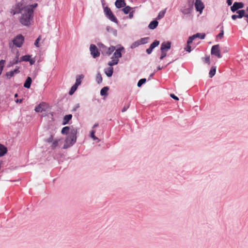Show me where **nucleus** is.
<instances>
[{"label": "nucleus", "instance_id": "cd10ccee", "mask_svg": "<svg viewBox=\"0 0 248 248\" xmlns=\"http://www.w3.org/2000/svg\"><path fill=\"white\" fill-rule=\"evenodd\" d=\"M108 89H108V87H103L101 89V90L100 91L101 95H106L107 93V92H108Z\"/></svg>", "mask_w": 248, "mask_h": 248}, {"label": "nucleus", "instance_id": "338daca9", "mask_svg": "<svg viewBox=\"0 0 248 248\" xmlns=\"http://www.w3.org/2000/svg\"><path fill=\"white\" fill-rule=\"evenodd\" d=\"M182 12L184 14H186L188 13V12H186V11H183Z\"/></svg>", "mask_w": 248, "mask_h": 248}, {"label": "nucleus", "instance_id": "f03ea898", "mask_svg": "<svg viewBox=\"0 0 248 248\" xmlns=\"http://www.w3.org/2000/svg\"><path fill=\"white\" fill-rule=\"evenodd\" d=\"M77 129L75 128L70 129V132L65 139L64 148L66 149L73 145L77 140Z\"/></svg>", "mask_w": 248, "mask_h": 248}, {"label": "nucleus", "instance_id": "0eeeda50", "mask_svg": "<svg viewBox=\"0 0 248 248\" xmlns=\"http://www.w3.org/2000/svg\"><path fill=\"white\" fill-rule=\"evenodd\" d=\"M23 8L22 4L20 3H18L12 7L10 13L13 15L18 13L21 14V10Z\"/></svg>", "mask_w": 248, "mask_h": 248}, {"label": "nucleus", "instance_id": "5701e85b", "mask_svg": "<svg viewBox=\"0 0 248 248\" xmlns=\"http://www.w3.org/2000/svg\"><path fill=\"white\" fill-rule=\"evenodd\" d=\"M70 129L69 127L68 126H65L62 128L61 133L62 134H69L70 132Z\"/></svg>", "mask_w": 248, "mask_h": 248}, {"label": "nucleus", "instance_id": "0e129e2a", "mask_svg": "<svg viewBox=\"0 0 248 248\" xmlns=\"http://www.w3.org/2000/svg\"><path fill=\"white\" fill-rule=\"evenodd\" d=\"M2 71V66L0 67V75L1 74Z\"/></svg>", "mask_w": 248, "mask_h": 248}, {"label": "nucleus", "instance_id": "72a5a7b5", "mask_svg": "<svg viewBox=\"0 0 248 248\" xmlns=\"http://www.w3.org/2000/svg\"><path fill=\"white\" fill-rule=\"evenodd\" d=\"M131 8L129 6H126L122 9V11L125 14H127L130 12Z\"/></svg>", "mask_w": 248, "mask_h": 248}, {"label": "nucleus", "instance_id": "5fc2aeb1", "mask_svg": "<svg viewBox=\"0 0 248 248\" xmlns=\"http://www.w3.org/2000/svg\"><path fill=\"white\" fill-rule=\"evenodd\" d=\"M27 6H30L31 7L32 10L33 11V8H35V7H36L37 6V4L35 3L32 5H28Z\"/></svg>", "mask_w": 248, "mask_h": 248}, {"label": "nucleus", "instance_id": "a211bd4d", "mask_svg": "<svg viewBox=\"0 0 248 248\" xmlns=\"http://www.w3.org/2000/svg\"><path fill=\"white\" fill-rule=\"evenodd\" d=\"M158 22L156 20H153L149 24L148 27L150 29L154 30L156 28Z\"/></svg>", "mask_w": 248, "mask_h": 248}, {"label": "nucleus", "instance_id": "a19ab883", "mask_svg": "<svg viewBox=\"0 0 248 248\" xmlns=\"http://www.w3.org/2000/svg\"><path fill=\"white\" fill-rule=\"evenodd\" d=\"M43 108H42V106H41V104H40L39 105H38L37 107H36L35 108V110L36 111V112H42L43 111Z\"/></svg>", "mask_w": 248, "mask_h": 248}, {"label": "nucleus", "instance_id": "f3484780", "mask_svg": "<svg viewBox=\"0 0 248 248\" xmlns=\"http://www.w3.org/2000/svg\"><path fill=\"white\" fill-rule=\"evenodd\" d=\"M31 82H32L31 78L30 77H28L27 78V79L24 84V87L26 88H30L31 87Z\"/></svg>", "mask_w": 248, "mask_h": 248}, {"label": "nucleus", "instance_id": "69168bd1", "mask_svg": "<svg viewBox=\"0 0 248 248\" xmlns=\"http://www.w3.org/2000/svg\"><path fill=\"white\" fill-rule=\"evenodd\" d=\"M161 69H162V67H161L160 66H158V67H157V70H161Z\"/></svg>", "mask_w": 248, "mask_h": 248}, {"label": "nucleus", "instance_id": "09e8293b", "mask_svg": "<svg viewBox=\"0 0 248 248\" xmlns=\"http://www.w3.org/2000/svg\"><path fill=\"white\" fill-rule=\"evenodd\" d=\"M197 34H199V35L198 36H197V37H199L202 39H203L205 37V33H198Z\"/></svg>", "mask_w": 248, "mask_h": 248}, {"label": "nucleus", "instance_id": "e2e57ef3", "mask_svg": "<svg viewBox=\"0 0 248 248\" xmlns=\"http://www.w3.org/2000/svg\"><path fill=\"white\" fill-rule=\"evenodd\" d=\"M98 124H94L93 125V128H94L95 127H96L98 126Z\"/></svg>", "mask_w": 248, "mask_h": 248}, {"label": "nucleus", "instance_id": "ea45409f", "mask_svg": "<svg viewBox=\"0 0 248 248\" xmlns=\"http://www.w3.org/2000/svg\"><path fill=\"white\" fill-rule=\"evenodd\" d=\"M18 57L19 55L17 54L16 58L13 61V62L12 63V65L17 64L18 62H19Z\"/></svg>", "mask_w": 248, "mask_h": 248}, {"label": "nucleus", "instance_id": "473e14b6", "mask_svg": "<svg viewBox=\"0 0 248 248\" xmlns=\"http://www.w3.org/2000/svg\"><path fill=\"white\" fill-rule=\"evenodd\" d=\"M159 44V41L157 40H155L153 43H152L150 47L153 49L155 47L158 46Z\"/></svg>", "mask_w": 248, "mask_h": 248}, {"label": "nucleus", "instance_id": "393cba45", "mask_svg": "<svg viewBox=\"0 0 248 248\" xmlns=\"http://www.w3.org/2000/svg\"><path fill=\"white\" fill-rule=\"evenodd\" d=\"M166 9L160 11L157 17H156V19L158 20H159V19H161L162 18H163L166 13Z\"/></svg>", "mask_w": 248, "mask_h": 248}, {"label": "nucleus", "instance_id": "de8ad7c7", "mask_svg": "<svg viewBox=\"0 0 248 248\" xmlns=\"http://www.w3.org/2000/svg\"><path fill=\"white\" fill-rule=\"evenodd\" d=\"M204 59V62L208 64H210V57L209 56L205 57Z\"/></svg>", "mask_w": 248, "mask_h": 248}, {"label": "nucleus", "instance_id": "58836bf2", "mask_svg": "<svg viewBox=\"0 0 248 248\" xmlns=\"http://www.w3.org/2000/svg\"><path fill=\"white\" fill-rule=\"evenodd\" d=\"M161 56L160 57V59L162 60L164 58H165L166 56L167 51L161 50Z\"/></svg>", "mask_w": 248, "mask_h": 248}, {"label": "nucleus", "instance_id": "79ce46f5", "mask_svg": "<svg viewBox=\"0 0 248 248\" xmlns=\"http://www.w3.org/2000/svg\"><path fill=\"white\" fill-rule=\"evenodd\" d=\"M140 45V43L139 41L138 40L137 41H136L134 43L132 44V45L131 46V47L135 48V47L138 46Z\"/></svg>", "mask_w": 248, "mask_h": 248}, {"label": "nucleus", "instance_id": "bb28decb", "mask_svg": "<svg viewBox=\"0 0 248 248\" xmlns=\"http://www.w3.org/2000/svg\"><path fill=\"white\" fill-rule=\"evenodd\" d=\"M199 35V34H196L195 35H193V36H190L189 37L188 39V41L187 42V44H188V45H190V44L192 43L193 40L195 38H197V36H198Z\"/></svg>", "mask_w": 248, "mask_h": 248}, {"label": "nucleus", "instance_id": "37998d69", "mask_svg": "<svg viewBox=\"0 0 248 248\" xmlns=\"http://www.w3.org/2000/svg\"><path fill=\"white\" fill-rule=\"evenodd\" d=\"M59 141V140H55L52 141V144L51 146L52 148H55V147H56L58 145Z\"/></svg>", "mask_w": 248, "mask_h": 248}, {"label": "nucleus", "instance_id": "2f4dec72", "mask_svg": "<svg viewBox=\"0 0 248 248\" xmlns=\"http://www.w3.org/2000/svg\"><path fill=\"white\" fill-rule=\"evenodd\" d=\"M159 44V41L157 40H155L153 43H152L150 47L153 49L155 47L158 46Z\"/></svg>", "mask_w": 248, "mask_h": 248}, {"label": "nucleus", "instance_id": "aec40b11", "mask_svg": "<svg viewBox=\"0 0 248 248\" xmlns=\"http://www.w3.org/2000/svg\"><path fill=\"white\" fill-rule=\"evenodd\" d=\"M113 72V69L111 66L105 70V73L107 75V76L108 77H110L112 75Z\"/></svg>", "mask_w": 248, "mask_h": 248}, {"label": "nucleus", "instance_id": "20e7f679", "mask_svg": "<svg viewBox=\"0 0 248 248\" xmlns=\"http://www.w3.org/2000/svg\"><path fill=\"white\" fill-rule=\"evenodd\" d=\"M104 13L105 14L106 16L110 20L115 23H118V20L116 17L114 16L112 12H111L110 9L108 7H106L104 8Z\"/></svg>", "mask_w": 248, "mask_h": 248}, {"label": "nucleus", "instance_id": "39448f33", "mask_svg": "<svg viewBox=\"0 0 248 248\" xmlns=\"http://www.w3.org/2000/svg\"><path fill=\"white\" fill-rule=\"evenodd\" d=\"M24 40V37L21 34L17 35L13 40V44L17 47L21 46Z\"/></svg>", "mask_w": 248, "mask_h": 248}, {"label": "nucleus", "instance_id": "4468645a", "mask_svg": "<svg viewBox=\"0 0 248 248\" xmlns=\"http://www.w3.org/2000/svg\"><path fill=\"white\" fill-rule=\"evenodd\" d=\"M20 72L18 69H15V70L13 71H11L10 72H8L6 73V76L8 78H10L14 76L15 74H17Z\"/></svg>", "mask_w": 248, "mask_h": 248}, {"label": "nucleus", "instance_id": "9b49d317", "mask_svg": "<svg viewBox=\"0 0 248 248\" xmlns=\"http://www.w3.org/2000/svg\"><path fill=\"white\" fill-rule=\"evenodd\" d=\"M244 7V4L242 2H235L233 5L231 7L232 12L238 11L239 9L242 8Z\"/></svg>", "mask_w": 248, "mask_h": 248}, {"label": "nucleus", "instance_id": "dca6fc26", "mask_svg": "<svg viewBox=\"0 0 248 248\" xmlns=\"http://www.w3.org/2000/svg\"><path fill=\"white\" fill-rule=\"evenodd\" d=\"M72 115L71 114H68L65 115L62 121V124L65 125L68 123L69 121L72 119Z\"/></svg>", "mask_w": 248, "mask_h": 248}, {"label": "nucleus", "instance_id": "13d9d810", "mask_svg": "<svg viewBox=\"0 0 248 248\" xmlns=\"http://www.w3.org/2000/svg\"><path fill=\"white\" fill-rule=\"evenodd\" d=\"M29 62H30V63L31 65H32V64H34V62H35V60H34V59H31L30 58V61H29Z\"/></svg>", "mask_w": 248, "mask_h": 248}, {"label": "nucleus", "instance_id": "4d7b16f0", "mask_svg": "<svg viewBox=\"0 0 248 248\" xmlns=\"http://www.w3.org/2000/svg\"><path fill=\"white\" fill-rule=\"evenodd\" d=\"M4 63H5V61L4 60H1L0 61V67L2 66V68H3Z\"/></svg>", "mask_w": 248, "mask_h": 248}, {"label": "nucleus", "instance_id": "f704fd0d", "mask_svg": "<svg viewBox=\"0 0 248 248\" xmlns=\"http://www.w3.org/2000/svg\"><path fill=\"white\" fill-rule=\"evenodd\" d=\"M148 37H145V38H141L139 41L140 45H141V44H145L147 43L148 42Z\"/></svg>", "mask_w": 248, "mask_h": 248}, {"label": "nucleus", "instance_id": "680f3d73", "mask_svg": "<svg viewBox=\"0 0 248 248\" xmlns=\"http://www.w3.org/2000/svg\"><path fill=\"white\" fill-rule=\"evenodd\" d=\"M16 103H22V99H20V100H18V99H16V101H15Z\"/></svg>", "mask_w": 248, "mask_h": 248}, {"label": "nucleus", "instance_id": "1a4fd4ad", "mask_svg": "<svg viewBox=\"0 0 248 248\" xmlns=\"http://www.w3.org/2000/svg\"><path fill=\"white\" fill-rule=\"evenodd\" d=\"M236 14L237 15H233L232 16V18L233 20H235L236 18H241L242 17L245 18V10H240L236 11ZM245 19V18H244Z\"/></svg>", "mask_w": 248, "mask_h": 248}, {"label": "nucleus", "instance_id": "603ef678", "mask_svg": "<svg viewBox=\"0 0 248 248\" xmlns=\"http://www.w3.org/2000/svg\"><path fill=\"white\" fill-rule=\"evenodd\" d=\"M185 50L188 52H190L191 51V46L190 45L187 44L186 47L185 48Z\"/></svg>", "mask_w": 248, "mask_h": 248}, {"label": "nucleus", "instance_id": "a18cd8bd", "mask_svg": "<svg viewBox=\"0 0 248 248\" xmlns=\"http://www.w3.org/2000/svg\"><path fill=\"white\" fill-rule=\"evenodd\" d=\"M245 10V20L248 23V7Z\"/></svg>", "mask_w": 248, "mask_h": 248}, {"label": "nucleus", "instance_id": "774afa93", "mask_svg": "<svg viewBox=\"0 0 248 248\" xmlns=\"http://www.w3.org/2000/svg\"><path fill=\"white\" fill-rule=\"evenodd\" d=\"M18 96V94L17 93H16L15 94V97H17Z\"/></svg>", "mask_w": 248, "mask_h": 248}, {"label": "nucleus", "instance_id": "c85d7f7f", "mask_svg": "<svg viewBox=\"0 0 248 248\" xmlns=\"http://www.w3.org/2000/svg\"><path fill=\"white\" fill-rule=\"evenodd\" d=\"M78 86L77 85L74 84L71 88L70 90L69 91V94L70 95H72L74 92L76 91L78 88Z\"/></svg>", "mask_w": 248, "mask_h": 248}, {"label": "nucleus", "instance_id": "052dcab7", "mask_svg": "<svg viewBox=\"0 0 248 248\" xmlns=\"http://www.w3.org/2000/svg\"><path fill=\"white\" fill-rule=\"evenodd\" d=\"M133 12H130L129 13V16L130 18H132L133 17Z\"/></svg>", "mask_w": 248, "mask_h": 248}, {"label": "nucleus", "instance_id": "4c0bfd02", "mask_svg": "<svg viewBox=\"0 0 248 248\" xmlns=\"http://www.w3.org/2000/svg\"><path fill=\"white\" fill-rule=\"evenodd\" d=\"M146 79L145 78L140 79L138 82V86L140 87L143 84H144L146 82Z\"/></svg>", "mask_w": 248, "mask_h": 248}, {"label": "nucleus", "instance_id": "864d4df0", "mask_svg": "<svg viewBox=\"0 0 248 248\" xmlns=\"http://www.w3.org/2000/svg\"><path fill=\"white\" fill-rule=\"evenodd\" d=\"M170 97L171 98H172L173 99L176 100H179V98L178 97H177L176 96H175L174 94H170Z\"/></svg>", "mask_w": 248, "mask_h": 248}, {"label": "nucleus", "instance_id": "3c124183", "mask_svg": "<svg viewBox=\"0 0 248 248\" xmlns=\"http://www.w3.org/2000/svg\"><path fill=\"white\" fill-rule=\"evenodd\" d=\"M53 137L52 136H51L49 138L46 140V141L48 143L52 142L53 141Z\"/></svg>", "mask_w": 248, "mask_h": 248}, {"label": "nucleus", "instance_id": "a878e982", "mask_svg": "<svg viewBox=\"0 0 248 248\" xmlns=\"http://www.w3.org/2000/svg\"><path fill=\"white\" fill-rule=\"evenodd\" d=\"M216 71V67H215V66L212 67V68L209 72V77L210 78H212L215 75Z\"/></svg>", "mask_w": 248, "mask_h": 248}, {"label": "nucleus", "instance_id": "4be33fe9", "mask_svg": "<svg viewBox=\"0 0 248 248\" xmlns=\"http://www.w3.org/2000/svg\"><path fill=\"white\" fill-rule=\"evenodd\" d=\"M111 59H112V60L108 63V64L110 66H112L116 65L118 63V62H119L118 59L114 58V57H112Z\"/></svg>", "mask_w": 248, "mask_h": 248}, {"label": "nucleus", "instance_id": "f257e3e1", "mask_svg": "<svg viewBox=\"0 0 248 248\" xmlns=\"http://www.w3.org/2000/svg\"><path fill=\"white\" fill-rule=\"evenodd\" d=\"M33 16V11L30 6H25L21 10V15L19 20L20 23L26 26L31 25Z\"/></svg>", "mask_w": 248, "mask_h": 248}, {"label": "nucleus", "instance_id": "e433bc0d", "mask_svg": "<svg viewBox=\"0 0 248 248\" xmlns=\"http://www.w3.org/2000/svg\"><path fill=\"white\" fill-rule=\"evenodd\" d=\"M223 35H224L223 27H222L220 32L217 36V37L219 38V39H222L223 37Z\"/></svg>", "mask_w": 248, "mask_h": 248}, {"label": "nucleus", "instance_id": "7c9ffc66", "mask_svg": "<svg viewBox=\"0 0 248 248\" xmlns=\"http://www.w3.org/2000/svg\"><path fill=\"white\" fill-rule=\"evenodd\" d=\"M159 44V41L157 40H155L153 43H152L150 47L153 49L155 47L158 46Z\"/></svg>", "mask_w": 248, "mask_h": 248}, {"label": "nucleus", "instance_id": "2eb2a0df", "mask_svg": "<svg viewBox=\"0 0 248 248\" xmlns=\"http://www.w3.org/2000/svg\"><path fill=\"white\" fill-rule=\"evenodd\" d=\"M115 4L117 8H120L124 6L125 3L124 0H116Z\"/></svg>", "mask_w": 248, "mask_h": 248}, {"label": "nucleus", "instance_id": "c756f323", "mask_svg": "<svg viewBox=\"0 0 248 248\" xmlns=\"http://www.w3.org/2000/svg\"><path fill=\"white\" fill-rule=\"evenodd\" d=\"M159 44V41L157 40H155L153 43H152L150 47L153 49L155 47L158 46Z\"/></svg>", "mask_w": 248, "mask_h": 248}, {"label": "nucleus", "instance_id": "6e6552de", "mask_svg": "<svg viewBox=\"0 0 248 248\" xmlns=\"http://www.w3.org/2000/svg\"><path fill=\"white\" fill-rule=\"evenodd\" d=\"M211 53L212 55H215L218 58H220L221 57V55L220 54V51L219 49V45H216L213 46L212 47Z\"/></svg>", "mask_w": 248, "mask_h": 248}, {"label": "nucleus", "instance_id": "bf43d9fd", "mask_svg": "<svg viewBox=\"0 0 248 248\" xmlns=\"http://www.w3.org/2000/svg\"><path fill=\"white\" fill-rule=\"evenodd\" d=\"M232 0H227V2L228 3V5H231L232 4Z\"/></svg>", "mask_w": 248, "mask_h": 248}, {"label": "nucleus", "instance_id": "6ab92c4d", "mask_svg": "<svg viewBox=\"0 0 248 248\" xmlns=\"http://www.w3.org/2000/svg\"><path fill=\"white\" fill-rule=\"evenodd\" d=\"M7 148L3 145L0 144V156L4 155L7 153Z\"/></svg>", "mask_w": 248, "mask_h": 248}, {"label": "nucleus", "instance_id": "ddd939ff", "mask_svg": "<svg viewBox=\"0 0 248 248\" xmlns=\"http://www.w3.org/2000/svg\"><path fill=\"white\" fill-rule=\"evenodd\" d=\"M124 49V47L118 48L116 50L113 54L112 57L118 59L122 57L121 51Z\"/></svg>", "mask_w": 248, "mask_h": 248}, {"label": "nucleus", "instance_id": "9d476101", "mask_svg": "<svg viewBox=\"0 0 248 248\" xmlns=\"http://www.w3.org/2000/svg\"><path fill=\"white\" fill-rule=\"evenodd\" d=\"M195 7L196 10L200 12V14H201L204 7V6L201 0H196L195 3Z\"/></svg>", "mask_w": 248, "mask_h": 248}, {"label": "nucleus", "instance_id": "412c9836", "mask_svg": "<svg viewBox=\"0 0 248 248\" xmlns=\"http://www.w3.org/2000/svg\"><path fill=\"white\" fill-rule=\"evenodd\" d=\"M83 75H82L77 76L76 78V81L75 84L78 86L81 84V79L83 78Z\"/></svg>", "mask_w": 248, "mask_h": 248}, {"label": "nucleus", "instance_id": "7ed1b4c3", "mask_svg": "<svg viewBox=\"0 0 248 248\" xmlns=\"http://www.w3.org/2000/svg\"><path fill=\"white\" fill-rule=\"evenodd\" d=\"M99 46L102 54L105 55H110L115 49V47L113 46L108 47L102 44L99 45Z\"/></svg>", "mask_w": 248, "mask_h": 248}, {"label": "nucleus", "instance_id": "423d86ee", "mask_svg": "<svg viewBox=\"0 0 248 248\" xmlns=\"http://www.w3.org/2000/svg\"><path fill=\"white\" fill-rule=\"evenodd\" d=\"M90 50L91 55L93 58H96L100 56V52L98 51L97 46L93 44H91L90 46Z\"/></svg>", "mask_w": 248, "mask_h": 248}, {"label": "nucleus", "instance_id": "6e6d98bb", "mask_svg": "<svg viewBox=\"0 0 248 248\" xmlns=\"http://www.w3.org/2000/svg\"><path fill=\"white\" fill-rule=\"evenodd\" d=\"M152 50L153 49L150 47H149V48L146 49V52L148 54H150L151 53Z\"/></svg>", "mask_w": 248, "mask_h": 248}, {"label": "nucleus", "instance_id": "b1692460", "mask_svg": "<svg viewBox=\"0 0 248 248\" xmlns=\"http://www.w3.org/2000/svg\"><path fill=\"white\" fill-rule=\"evenodd\" d=\"M30 58H31L30 55H25L20 58L19 62H23V61L29 62V61L30 60Z\"/></svg>", "mask_w": 248, "mask_h": 248}, {"label": "nucleus", "instance_id": "c9c22d12", "mask_svg": "<svg viewBox=\"0 0 248 248\" xmlns=\"http://www.w3.org/2000/svg\"><path fill=\"white\" fill-rule=\"evenodd\" d=\"M96 81L98 83H100L102 81V78L100 73L97 74L96 78Z\"/></svg>", "mask_w": 248, "mask_h": 248}, {"label": "nucleus", "instance_id": "49530a36", "mask_svg": "<svg viewBox=\"0 0 248 248\" xmlns=\"http://www.w3.org/2000/svg\"><path fill=\"white\" fill-rule=\"evenodd\" d=\"M41 39V36H39L38 38L36 40L35 43H34V45L36 46V47H39V41Z\"/></svg>", "mask_w": 248, "mask_h": 248}, {"label": "nucleus", "instance_id": "8fccbe9b", "mask_svg": "<svg viewBox=\"0 0 248 248\" xmlns=\"http://www.w3.org/2000/svg\"><path fill=\"white\" fill-rule=\"evenodd\" d=\"M129 104H127V105H125L123 107V109L122 110V111L123 112H125L129 108Z\"/></svg>", "mask_w": 248, "mask_h": 248}, {"label": "nucleus", "instance_id": "c03bdc74", "mask_svg": "<svg viewBox=\"0 0 248 248\" xmlns=\"http://www.w3.org/2000/svg\"><path fill=\"white\" fill-rule=\"evenodd\" d=\"M95 133V130H93L92 131H91V138H92L94 140H97L98 139L97 138H96L95 135H94V134Z\"/></svg>", "mask_w": 248, "mask_h": 248}, {"label": "nucleus", "instance_id": "f8f14e48", "mask_svg": "<svg viewBox=\"0 0 248 248\" xmlns=\"http://www.w3.org/2000/svg\"><path fill=\"white\" fill-rule=\"evenodd\" d=\"M171 46V43L170 42H163L161 46V50L168 51L170 49Z\"/></svg>", "mask_w": 248, "mask_h": 248}]
</instances>
